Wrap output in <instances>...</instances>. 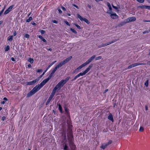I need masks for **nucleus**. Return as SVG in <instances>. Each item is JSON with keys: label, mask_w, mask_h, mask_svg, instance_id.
I'll return each instance as SVG.
<instances>
[{"label": "nucleus", "mask_w": 150, "mask_h": 150, "mask_svg": "<svg viewBox=\"0 0 150 150\" xmlns=\"http://www.w3.org/2000/svg\"><path fill=\"white\" fill-rule=\"evenodd\" d=\"M96 55H94L91 57L85 63L79 66V67H78L77 68H76V70H79L81 69L83 67H85L88 64H89L91 62L92 60L95 58Z\"/></svg>", "instance_id": "nucleus-1"}, {"label": "nucleus", "mask_w": 150, "mask_h": 150, "mask_svg": "<svg viewBox=\"0 0 150 150\" xmlns=\"http://www.w3.org/2000/svg\"><path fill=\"white\" fill-rule=\"evenodd\" d=\"M72 57L71 56L69 57L68 58H66L64 61L61 62L57 66L54 68L57 70V69H59V68L61 67L63 65L67 63L72 58Z\"/></svg>", "instance_id": "nucleus-2"}, {"label": "nucleus", "mask_w": 150, "mask_h": 150, "mask_svg": "<svg viewBox=\"0 0 150 150\" xmlns=\"http://www.w3.org/2000/svg\"><path fill=\"white\" fill-rule=\"evenodd\" d=\"M72 57L71 56L69 57L68 58H66L64 61L61 62L57 66L54 68L57 70V69H59V68L61 67L63 65L67 63L72 58Z\"/></svg>", "instance_id": "nucleus-3"}, {"label": "nucleus", "mask_w": 150, "mask_h": 150, "mask_svg": "<svg viewBox=\"0 0 150 150\" xmlns=\"http://www.w3.org/2000/svg\"><path fill=\"white\" fill-rule=\"evenodd\" d=\"M67 137L69 141V145L71 147L73 146H74V143L73 141L74 139L72 133L69 132L67 133Z\"/></svg>", "instance_id": "nucleus-4"}, {"label": "nucleus", "mask_w": 150, "mask_h": 150, "mask_svg": "<svg viewBox=\"0 0 150 150\" xmlns=\"http://www.w3.org/2000/svg\"><path fill=\"white\" fill-rule=\"evenodd\" d=\"M49 81V80L47 78L44 80L39 85H37L34 88H36V90H37V91H38Z\"/></svg>", "instance_id": "nucleus-5"}, {"label": "nucleus", "mask_w": 150, "mask_h": 150, "mask_svg": "<svg viewBox=\"0 0 150 150\" xmlns=\"http://www.w3.org/2000/svg\"><path fill=\"white\" fill-rule=\"evenodd\" d=\"M49 81V80L47 78L44 80L39 85H37L34 88H36V90H37V91H38Z\"/></svg>", "instance_id": "nucleus-6"}, {"label": "nucleus", "mask_w": 150, "mask_h": 150, "mask_svg": "<svg viewBox=\"0 0 150 150\" xmlns=\"http://www.w3.org/2000/svg\"><path fill=\"white\" fill-rule=\"evenodd\" d=\"M92 67V64L90 65L86 69L83 71V72H81L78 74L77 75L78 76V77L80 76H83L86 74L90 70V69Z\"/></svg>", "instance_id": "nucleus-7"}, {"label": "nucleus", "mask_w": 150, "mask_h": 150, "mask_svg": "<svg viewBox=\"0 0 150 150\" xmlns=\"http://www.w3.org/2000/svg\"><path fill=\"white\" fill-rule=\"evenodd\" d=\"M37 91V90H36V88H33L31 91L27 94V97H28L31 96Z\"/></svg>", "instance_id": "nucleus-8"}, {"label": "nucleus", "mask_w": 150, "mask_h": 150, "mask_svg": "<svg viewBox=\"0 0 150 150\" xmlns=\"http://www.w3.org/2000/svg\"><path fill=\"white\" fill-rule=\"evenodd\" d=\"M136 18L134 16L130 17L125 20V21H127V23L132 22L135 21L136 20Z\"/></svg>", "instance_id": "nucleus-9"}, {"label": "nucleus", "mask_w": 150, "mask_h": 150, "mask_svg": "<svg viewBox=\"0 0 150 150\" xmlns=\"http://www.w3.org/2000/svg\"><path fill=\"white\" fill-rule=\"evenodd\" d=\"M39 80V79H36L34 80H33V81L28 82L26 83L27 85H33L35 83L37 82Z\"/></svg>", "instance_id": "nucleus-10"}, {"label": "nucleus", "mask_w": 150, "mask_h": 150, "mask_svg": "<svg viewBox=\"0 0 150 150\" xmlns=\"http://www.w3.org/2000/svg\"><path fill=\"white\" fill-rule=\"evenodd\" d=\"M139 8L141 9H147L150 10V6L142 5L139 6Z\"/></svg>", "instance_id": "nucleus-11"}, {"label": "nucleus", "mask_w": 150, "mask_h": 150, "mask_svg": "<svg viewBox=\"0 0 150 150\" xmlns=\"http://www.w3.org/2000/svg\"><path fill=\"white\" fill-rule=\"evenodd\" d=\"M13 6V5L10 6L4 12V14H6L8 13L12 10Z\"/></svg>", "instance_id": "nucleus-12"}, {"label": "nucleus", "mask_w": 150, "mask_h": 150, "mask_svg": "<svg viewBox=\"0 0 150 150\" xmlns=\"http://www.w3.org/2000/svg\"><path fill=\"white\" fill-rule=\"evenodd\" d=\"M56 70L54 68L53 71H52L49 77L47 78L49 80L51 78V77L53 76V74L55 73Z\"/></svg>", "instance_id": "nucleus-13"}, {"label": "nucleus", "mask_w": 150, "mask_h": 150, "mask_svg": "<svg viewBox=\"0 0 150 150\" xmlns=\"http://www.w3.org/2000/svg\"><path fill=\"white\" fill-rule=\"evenodd\" d=\"M110 14V17L112 18L113 19H115L118 18V16L117 15L116 13H115L114 14Z\"/></svg>", "instance_id": "nucleus-14"}, {"label": "nucleus", "mask_w": 150, "mask_h": 150, "mask_svg": "<svg viewBox=\"0 0 150 150\" xmlns=\"http://www.w3.org/2000/svg\"><path fill=\"white\" fill-rule=\"evenodd\" d=\"M146 64L144 63H135L134 64H133V67H135L139 65H145Z\"/></svg>", "instance_id": "nucleus-15"}, {"label": "nucleus", "mask_w": 150, "mask_h": 150, "mask_svg": "<svg viewBox=\"0 0 150 150\" xmlns=\"http://www.w3.org/2000/svg\"><path fill=\"white\" fill-rule=\"evenodd\" d=\"M72 126L71 125H69L68 126V128L67 130L68 133H72Z\"/></svg>", "instance_id": "nucleus-16"}, {"label": "nucleus", "mask_w": 150, "mask_h": 150, "mask_svg": "<svg viewBox=\"0 0 150 150\" xmlns=\"http://www.w3.org/2000/svg\"><path fill=\"white\" fill-rule=\"evenodd\" d=\"M108 118L109 120H111L112 122H113L114 121L112 115L111 113H110L108 116Z\"/></svg>", "instance_id": "nucleus-17"}, {"label": "nucleus", "mask_w": 150, "mask_h": 150, "mask_svg": "<svg viewBox=\"0 0 150 150\" xmlns=\"http://www.w3.org/2000/svg\"><path fill=\"white\" fill-rule=\"evenodd\" d=\"M63 147L64 150H68V147L67 143H64L63 144Z\"/></svg>", "instance_id": "nucleus-18"}, {"label": "nucleus", "mask_w": 150, "mask_h": 150, "mask_svg": "<svg viewBox=\"0 0 150 150\" xmlns=\"http://www.w3.org/2000/svg\"><path fill=\"white\" fill-rule=\"evenodd\" d=\"M127 21H123L121 22L120 23H119L118 25V26L119 27H121L123 25H125V24L127 23Z\"/></svg>", "instance_id": "nucleus-19"}, {"label": "nucleus", "mask_w": 150, "mask_h": 150, "mask_svg": "<svg viewBox=\"0 0 150 150\" xmlns=\"http://www.w3.org/2000/svg\"><path fill=\"white\" fill-rule=\"evenodd\" d=\"M61 87L60 86L59 84H57L55 86V87L54 88L55 89L57 90V89H58L59 90H60Z\"/></svg>", "instance_id": "nucleus-20"}, {"label": "nucleus", "mask_w": 150, "mask_h": 150, "mask_svg": "<svg viewBox=\"0 0 150 150\" xmlns=\"http://www.w3.org/2000/svg\"><path fill=\"white\" fill-rule=\"evenodd\" d=\"M38 38L40 39L42 41L44 42H47V41L41 35H39Z\"/></svg>", "instance_id": "nucleus-21"}, {"label": "nucleus", "mask_w": 150, "mask_h": 150, "mask_svg": "<svg viewBox=\"0 0 150 150\" xmlns=\"http://www.w3.org/2000/svg\"><path fill=\"white\" fill-rule=\"evenodd\" d=\"M13 35L10 36L8 37L7 40L10 42H11L13 40Z\"/></svg>", "instance_id": "nucleus-22"}, {"label": "nucleus", "mask_w": 150, "mask_h": 150, "mask_svg": "<svg viewBox=\"0 0 150 150\" xmlns=\"http://www.w3.org/2000/svg\"><path fill=\"white\" fill-rule=\"evenodd\" d=\"M56 90H57L55 89L54 88L53 89L50 95H52V96L54 97V96L56 92Z\"/></svg>", "instance_id": "nucleus-23"}, {"label": "nucleus", "mask_w": 150, "mask_h": 150, "mask_svg": "<svg viewBox=\"0 0 150 150\" xmlns=\"http://www.w3.org/2000/svg\"><path fill=\"white\" fill-rule=\"evenodd\" d=\"M107 6L108 7L109 9L110 10V11H111L112 10V7H111V6L110 5V4L109 2H107Z\"/></svg>", "instance_id": "nucleus-24"}, {"label": "nucleus", "mask_w": 150, "mask_h": 150, "mask_svg": "<svg viewBox=\"0 0 150 150\" xmlns=\"http://www.w3.org/2000/svg\"><path fill=\"white\" fill-rule=\"evenodd\" d=\"M107 146L105 144H103L100 146V148L103 149L105 148Z\"/></svg>", "instance_id": "nucleus-25"}, {"label": "nucleus", "mask_w": 150, "mask_h": 150, "mask_svg": "<svg viewBox=\"0 0 150 150\" xmlns=\"http://www.w3.org/2000/svg\"><path fill=\"white\" fill-rule=\"evenodd\" d=\"M57 105H58V106H59V110L60 112L61 113H62V108L61 105L59 104H58Z\"/></svg>", "instance_id": "nucleus-26"}, {"label": "nucleus", "mask_w": 150, "mask_h": 150, "mask_svg": "<svg viewBox=\"0 0 150 150\" xmlns=\"http://www.w3.org/2000/svg\"><path fill=\"white\" fill-rule=\"evenodd\" d=\"M82 21H85L88 24H89L90 23V22L88 21L85 18H83V19Z\"/></svg>", "instance_id": "nucleus-27"}, {"label": "nucleus", "mask_w": 150, "mask_h": 150, "mask_svg": "<svg viewBox=\"0 0 150 150\" xmlns=\"http://www.w3.org/2000/svg\"><path fill=\"white\" fill-rule=\"evenodd\" d=\"M10 49V46L9 45H8L6 46L5 48V51H7L9 50Z\"/></svg>", "instance_id": "nucleus-28"}, {"label": "nucleus", "mask_w": 150, "mask_h": 150, "mask_svg": "<svg viewBox=\"0 0 150 150\" xmlns=\"http://www.w3.org/2000/svg\"><path fill=\"white\" fill-rule=\"evenodd\" d=\"M112 142V141L111 140H109L108 142L105 143V144L107 145V146H108L109 145L111 144Z\"/></svg>", "instance_id": "nucleus-29"}, {"label": "nucleus", "mask_w": 150, "mask_h": 150, "mask_svg": "<svg viewBox=\"0 0 150 150\" xmlns=\"http://www.w3.org/2000/svg\"><path fill=\"white\" fill-rule=\"evenodd\" d=\"M33 20V18L32 17H30L28 19H27L26 20V22H29L31 21H32Z\"/></svg>", "instance_id": "nucleus-30"}, {"label": "nucleus", "mask_w": 150, "mask_h": 150, "mask_svg": "<svg viewBox=\"0 0 150 150\" xmlns=\"http://www.w3.org/2000/svg\"><path fill=\"white\" fill-rule=\"evenodd\" d=\"M28 61L31 64H32L33 63L34 60L33 59L31 58H30Z\"/></svg>", "instance_id": "nucleus-31"}, {"label": "nucleus", "mask_w": 150, "mask_h": 150, "mask_svg": "<svg viewBox=\"0 0 150 150\" xmlns=\"http://www.w3.org/2000/svg\"><path fill=\"white\" fill-rule=\"evenodd\" d=\"M77 17L78 18H79L81 21H82V20L83 19V18H82L81 17V16L79 14H78L77 15Z\"/></svg>", "instance_id": "nucleus-32"}, {"label": "nucleus", "mask_w": 150, "mask_h": 150, "mask_svg": "<svg viewBox=\"0 0 150 150\" xmlns=\"http://www.w3.org/2000/svg\"><path fill=\"white\" fill-rule=\"evenodd\" d=\"M70 78V77H68L66 78L65 80H64V82L65 83H66L68 81Z\"/></svg>", "instance_id": "nucleus-33"}, {"label": "nucleus", "mask_w": 150, "mask_h": 150, "mask_svg": "<svg viewBox=\"0 0 150 150\" xmlns=\"http://www.w3.org/2000/svg\"><path fill=\"white\" fill-rule=\"evenodd\" d=\"M144 130V128L142 127H141L139 129V132H143Z\"/></svg>", "instance_id": "nucleus-34"}, {"label": "nucleus", "mask_w": 150, "mask_h": 150, "mask_svg": "<svg viewBox=\"0 0 150 150\" xmlns=\"http://www.w3.org/2000/svg\"><path fill=\"white\" fill-rule=\"evenodd\" d=\"M70 30L72 31V32L73 33L75 34H76L77 33V32L74 29H73L72 28H71Z\"/></svg>", "instance_id": "nucleus-35"}, {"label": "nucleus", "mask_w": 150, "mask_h": 150, "mask_svg": "<svg viewBox=\"0 0 150 150\" xmlns=\"http://www.w3.org/2000/svg\"><path fill=\"white\" fill-rule=\"evenodd\" d=\"M53 96L50 95V97H49L48 100L50 101H51V100H52V98H53Z\"/></svg>", "instance_id": "nucleus-36"}, {"label": "nucleus", "mask_w": 150, "mask_h": 150, "mask_svg": "<svg viewBox=\"0 0 150 150\" xmlns=\"http://www.w3.org/2000/svg\"><path fill=\"white\" fill-rule=\"evenodd\" d=\"M74 25H75V26L77 28H78L79 29H81V27H80L76 23H75L74 24Z\"/></svg>", "instance_id": "nucleus-37"}, {"label": "nucleus", "mask_w": 150, "mask_h": 150, "mask_svg": "<svg viewBox=\"0 0 150 150\" xmlns=\"http://www.w3.org/2000/svg\"><path fill=\"white\" fill-rule=\"evenodd\" d=\"M148 81H149L148 80H147L144 84L145 85L146 87L148 86Z\"/></svg>", "instance_id": "nucleus-38"}, {"label": "nucleus", "mask_w": 150, "mask_h": 150, "mask_svg": "<svg viewBox=\"0 0 150 150\" xmlns=\"http://www.w3.org/2000/svg\"><path fill=\"white\" fill-rule=\"evenodd\" d=\"M102 58V57L101 56L96 57V60H98L101 59Z\"/></svg>", "instance_id": "nucleus-39"}, {"label": "nucleus", "mask_w": 150, "mask_h": 150, "mask_svg": "<svg viewBox=\"0 0 150 150\" xmlns=\"http://www.w3.org/2000/svg\"><path fill=\"white\" fill-rule=\"evenodd\" d=\"M150 32V30H145L143 32V33L144 34L146 33H148Z\"/></svg>", "instance_id": "nucleus-40"}, {"label": "nucleus", "mask_w": 150, "mask_h": 150, "mask_svg": "<svg viewBox=\"0 0 150 150\" xmlns=\"http://www.w3.org/2000/svg\"><path fill=\"white\" fill-rule=\"evenodd\" d=\"M74 146L73 147V146H71H71H70V147L71 148V150H75V146L74 145Z\"/></svg>", "instance_id": "nucleus-41"}, {"label": "nucleus", "mask_w": 150, "mask_h": 150, "mask_svg": "<svg viewBox=\"0 0 150 150\" xmlns=\"http://www.w3.org/2000/svg\"><path fill=\"white\" fill-rule=\"evenodd\" d=\"M138 2L142 3L144 2V0H136Z\"/></svg>", "instance_id": "nucleus-42"}, {"label": "nucleus", "mask_w": 150, "mask_h": 150, "mask_svg": "<svg viewBox=\"0 0 150 150\" xmlns=\"http://www.w3.org/2000/svg\"><path fill=\"white\" fill-rule=\"evenodd\" d=\"M30 37L29 35L28 34H26L24 35V37L26 38H29Z\"/></svg>", "instance_id": "nucleus-43"}, {"label": "nucleus", "mask_w": 150, "mask_h": 150, "mask_svg": "<svg viewBox=\"0 0 150 150\" xmlns=\"http://www.w3.org/2000/svg\"><path fill=\"white\" fill-rule=\"evenodd\" d=\"M107 45H108V44L107 43H106L105 44H102L100 46L101 47H104Z\"/></svg>", "instance_id": "nucleus-44"}, {"label": "nucleus", "mask_w": 150, "mask_h": 150, "mask_svg": "<svg viewBox=\"0 0 150 150\" xmlns=\"http://www.w3.org/2000/svg\"><path fill=\"white\" fill-rule=\"evenodd\" d=\"M78 76H77V75L76 76H75V77H74V79H72L71 80L72 81H74V80H76L77 78H78Z\"/></svg>", "instance_id": "nucleus-45"}, {"label": "nucleus", "mask_w": 150, "mask_h": 150, "mask_svg": "<svg viewBox=\"0 0 150 150\" xmlns=\"http://www.w3.org/2000/svg\"><path fill=\"white\" fill-rule=\"evenodd\" d=\"M40 33L42 34H43L45 33V30H41L40 31Z\"/></svg>", "instance_id": "nucleus-46"}, {"label": "nucleus", "mask_w": 150, "mask_h": 150, "mask_svg": "<svg viewBox=\"0 0 150 150\" xmlns=\"http://www.w3.org/2000/svg\"><path fill=\"white\" fill-rule=\"evenodd\" d=\"M64 22L67 25L69 26H70V24L68 21H64Z\"/></svg>", "instance_id": "nucleus-47"}, {"label": "nucleus", "mask_w": 150, "mask_h": 150, "mask_svg": "<svg viewBox=\"0 0 150 150\" xmlns=\"http://www.w3.org/2000/svg\"><path fill=\"white\" fill-rule=\"evenodd\" d=\"M61 82H62V84L63 86L66 83L64 82V80H62L61 81Z\"/></svg>", "instance_id": "nucleus-48"}, {"label": "nucleus", "mask_w": 150, "mask_h": 150, "mask_svg": "<svg viewBox=\"0 0 150 150\" xmlns=\"http://www.w3.org/2000/svg\"><path fill=\"white\" fill-rule=\"evenodd\" d=\"M31 24L33 25H36V23H35L34 22H33V21H32V22H31Z\"/></svg>", "instance_id": "nucleus-49"}, {"label": "nucleus", "mask_w": 150, "mask_h": 150, "mask_svg": "<svg viewBox=\"0 0 150 150\" xmlns=\"http://www.w3.org/2000/svg\"><path fill=\"white\" fill-rule=\"evenodd\" d=\"M133 67L132 64L129 66L127 68L128 69H130Z\"/></svg>", "instance_id": "nucleus-50"}, {"label": "nucleus", "mask_w": 150, "mask_h": 150, "mask_svg": "<svg viewBox=\"0 0 150 150\" xmlns=\"http://www.w3.org/2000/svg\"><path fill=\"white\" fill-rule=\"evenodd\" d=\"M117 40H112L111 42H111V44H112V43L115 42Z\"/></svg>", "instance_id": "nucleus-51"}, {"label": "nucleus", "mask_w": 150, "mask_h": 150, "mask_svg": "<svg viewBox=\"0 0 150 150\" xmlns=\"http://www.w3.org/2000/svg\"><path fill=\"white\" fill-rule=\"evenodd\" d=\"M45 74V72H43V73L42 75H41L39 77V78L40 79L41 78H42V76H43V75L44 74Z\"/></svg>", "instance_id": "nucleus-52"}, {"label": "nucleus", "mask_w": 150, "mask_h": 150, "mask_svg": "<svg viewBox=\"0 0 150 150\" xmlns=\"http://www.w3.org/2000/svg\"><path fill=\"white\" fill-rule=\"evenodd\" d=\"M6 119V117L5 116H3L2 117V120L3 121H4Z\"/></svg>", "instance_id": "nucleus-53"}, {"label": "nucleus", "mask_w": 150, "mask_h": 150, "mask_svg": "<svg viewBox=\"0 0 150 150\" xmlns=\"http://www.w3.org/2000/svg\"><path fill=\"white\" fill-rule=\"evenodd\" d=\"M62 82H61V81H60V82H59L58 83V84H59V85H60V86L61 87L63 86V85H62Z\"/></svg>", "instance_id": "nucleus-54"}, {"label": "nucleus", "mask_w": 150, "mask_h": 150, "mask_svg": "<svg viewBox=\"0 0 150 150\" xmlns=\"http://www.w3.org/2000/svg\"><path fill=\"white\" fill-rule=\"evenodd\" d=\"M112 6L113 8H115V9L116 10H117L118 9V8L117 7L115 6L112 5Z\"/></svg>", "instance_id": "nucleus-55"}, {"label": "nucleus", "mask_w": 150, "mask_h": 150, "mask_svg": "<svg viewBox=\"0 0 150 150\" xmlns=\"http://www.w3.org/2000/svg\"><path fill=\"white\" fill-rule=\"evenodd\" d=\"M143 21L145 22H150V20H144Z\"/></svg>", "instance_id": "nucleus-56"}, {"label": "nucleus", "mask_w": 150, "mask_h": 150, "mask_svg": "<svg viewBox=\"0 0 150 150\" xmlns=\"http://www.w3.org/2000/svg\"><path fill=\"white\" fill-rule=\"evenodd\" d=\"M42 71V69H38L37 70V72H41Z\"/></svg>", "instance_id": "nucleus-57"}, {"label": "nucleus", "mask_w": 150, "mask_h": 150, "mask_svg": "<svg viewBox=\"0 0 150 150\" xmlns=\"http://www.w3.org/2000/svg\"><path fill=\"white\" fill-rule=\"evenodd\" d=\"M61 8L64 11H65L66 10V8L63 6H62Z\"/></svg>", "instance_id": "nucleus-58"}, {"label": "nucleus", "mask_w": 150, "mask_h": 150, "mask_svg": "<svg viewBox=\"0 0 150 150\" xmlns=\"http://www.w3.org/2000/svg\"><path fill=\"white\" fill-rule=\"evenodd\" d=\"M65 111L67 113L68 112V109L67 108H65Z\"/></svg>", "instance_id": "nucleus-59"}, {"label": "nucleus", "mask_w": 150, "mask_h": 150, "mask_svg": "<svg viewBox=\"0 0 150 150\" xmlns=\"http://www.w3.org/2000/svg\"><path fill=\"white\" fill-rule=\"evenodd\" d=\"M52 22L55 23H57V21L56 20H53L52 21Z\"/></svg>", "instance_id": "nucleus-60"}, {"label": "nucleus", "mask_w": 150, "mask_h": 150, "mask_svg": "<svg viewBox=\"0 0 150 150\" xmlns=\"http://www.w3.org/2000/svg\"><path fill=\"white\" fill-rule=\"evenodd\" d=\"M50 101H49V100H47V102H46V105H48L49 104V103H50Z\"/></svg>", "instance_id": "nucleus-61"}, {"label": "nucleus", "mask_w": 150, "mask_h": 150, "mask_svg": "<svg viewBox=\"0 0 150 150\" xmlns=\"http://www.w3.org/2000/svg\"><path fill=\"white\" fill-rule=\"evenodd\" d=\"M73 6H74L76 8H77V9L79 8L78 7L77 5H76L75 4H73Z\"/></svg>", "instance_id": "nucleus-62"}, {"label": "nucleus", "mask_w": 150, "mask_h": 150, "mask_svg": "<svg viewBox=\"0 0 150 150\" xmlns=\"http://www.w3.org/2000/svg\"><path fill=\"white\" fill-rule=\"evenodd\" d=\"M58 11L60 13H62V11L60 9H58Z\"/></svg>", "instance_id": "nucleus-63"}, {"label": "nucleus", "mask_w": 150, "mask_h": 150, "mask_svg": "<svg viewBox=\"0 0 150 150\" xmlns=\"http://www.w3.org/2000/svg\"><path fill=\"white\" fill-rule=\"evenodd\" d=\"M14 36H15L16 35V31H14L13 34Z\"/></svg>", "instance_id": "nucleus-64"}]
</instances>
